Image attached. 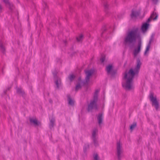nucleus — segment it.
Segmentation results:
<instances>
[{"mask_svg": "<svg viewBox=\"0 0 160 160\" xmlns=\"http://www.w3.org/2000/svg\"><path fill=\"white\" fill-rule=\"evenodd\" d=\"M141 65L140 60L138 59L136 67L133 69H130L128 72H125L124 79L126 80V82L122 83V86L126 90H130L133 88V80L135 75H138Z\"/></svg>", "mask_w": 160, "mask_h": 160, "instance_id": "nucleus-1", "label": "nucleus"}, {"mask_svg": "<svg viewBox=\"0 0 160 160\" xmlns=\"http://www.w3.org/2000/svg\"><path fill=\"white\" fill-rule=\"evenodd\" d=\"M137 39H139L138 41V48L134 50L133 54L134 57H136L140 52L142 45L141 36L137 29L132 30L128 32L124 38L123 43L125 45H130L134 44Z\"/></svg>", "mask_w": 160, "mask_h": 160, "instance_id": "nucleus-2", "label": "nucleus"}, {"mask_svg": "<svg viewBox=\"0 0 160 160\" xmlns=\"http://www.w3.org/2000/svg\"><path fill=\"white\" fill-rule=\"evenodd\" d=\"M154 94L153 92H150L149 95V99L152 102V105H154L155 109L157 110L159 108V102L157 100L156 97H154Z\"/></svg>", "mask_w": 160, "mask_h": 160, "instance_id": "nucleus-3", "label": "nucleus"}, {"mask_svg": "<svg viewBox=\"0 0 160 160\" xmlns=\"http://www.w3.org/2000/svg\"><path fill=\"white\" fill-rule=\"evenodd\" d=\"M84 72L86 75L85 80L82 82L83 85L88 84L90 79L93 74V72L92 70H85Z\"/></svg>", "mask_w": 160, "mask_h": 160, "instance_id": "nucleus-4", "label": "nucleus"}, {"mask_svg": "<svg viewBox=\"0 0 160 160\" xmlns=\"http://www.w3.org/2000/svg\"><path fill=\"white\" fill-rule=\"evenodd\" d=\"M123 152L122 146L120 142H118L117 143V153L118 160H121V154Z\"/></svg>", "mask_w": 160, "mask_h": 160, "instance_id": "nucleus-5", "label": "nucleus"}, {"mask_svg": "<svg viewBox=\"0 0 160 160\" xmlns=\"http://www.w3.org/2000/svg\"><path fill=\"white\" fill-rule=\"evenodd\" d=\"M93 109L96 110L98 109L97 102L91 101L90 103L88 105L87 111L88 112H92Z\"/></svg>", "mask_w": 160, "mask_h": 160, "instance_id": "nucleus-6", "label": "nucleus"}, {"mask_svg": "<svg viewBox=\"0 0 160 160\" xmlns=\"http://www.w3.org/2000/svg\"><path fill=\"white\" fill-rule=\"evenodd\" d=\"M106 69L107 73L108 74H110L112 76H114L116 73V70L112 69V66L111 65L108 66L106 67Z\"/></svg>", "mask_w": 160, "mask_h": 160, "instance_id": "nucleus-7", "label": "nucleus"}, {"mask_svg": "<svg viewBox=\"0 0 160 160\" xmlns=\"http://www.w3.org/2000/svg\"><path fill=\"white\" fill-rule=\"evenodd\" d=\"M53 74L55 79V83L57 86V88H59L60 85H61V81L59 79H58L57 77V72H53Z\"/></svg>", "mask_w": 160, "mask_h": 160, "instance_id": "nucleus-8", "label": "nucleus"}, {"mask_svg": "<svg viewBox=\"0 0 160 160\" xmlns=\"http://www.w3.org/2000/svg\"><path fill=\"white\" fill-rule=\"evenodd\" d=\"M102 3L103 4V5L105 9V12L106 15L109 16V12L108 10V5L107 3L106 0H101Z\"/></svg>", "mask_w": 160, "mask_h": 160, "instance_id": "nucleus-9", "label": "nucleus"}, {"mask_svg": "<svg viewBox=\"0 0 160 160\" xmlns=\"http://www.w3.org/2000/svg\"><path fill=\"white\" fill-rule=\"evenodd\" d=\"M140 13V11H135L132 10V12L130 14L131 18H136L139 16Z\"/></svg>", "mask_w": 160, "mask_h": 160, "instance_id": "nucleus-10", "label": "nucleus"}, {"mask_svg": "<svg viewBox=\"0 0 160 160\" xmlns=\"http://www.w3.org/2000/svg\"><path fill=\"white\" fill-rule=\"evenodd\" d=\"M30 122L31 123H33L35 126H41V124L40 122L38 121L36 119H33L32 118H29Z\"/></svg>", "mask_w": 160, "mask_h": 160, "instance_id": "nucleus-11", "label": "nucleus"}, {"mask_svg": "<svg viewBox=\"0 0 160 160\" xmlns=\"http://www.w3.org/2000/svg\"><path fill=\"white\" fill-rule=\"evenodd\" d=\"M67 100L68 102V104L71 106H73L74 104V101L71 97L70 94L67 95Z\"/></svg>", "mask_w": 160, "mask_h": 160, "instance_id": "nucleus-12", "label": "nucleus"}, {"mask_svg": "<svg viewBox=\"0 0 160 160\" xmlns=\"http://www.w3.org/2000/svg\"><path fill=\"white\" fill-rule=\"evenodd\" d=\"M98 123L99 125L102 123L103 120V114L102 113H99L97 117Z\"/></svg>", "mask_w": 160, "mask_h": 160, "instance_id": "nucleus-13", "label": "nucleus"}, {"mask_svg": "<svg viewBox=\"0 0 160 160\" xmlns=\"http://www.w3.org/2000/svg\"><path fill=\"white\" fill-rule=\"evenodd\" d=\"M149 24L147 23H145L143 24L141 27V29L143 32H145L148 29Z\"/></svg>", "mask_w": 160, "mask_h": 160, "instance_id": "nucleus-14", "label": "nucleus"}, {"mask_svg": "<svg viewBox=\"0 0 160 160\" xmlns=\"http://www.w3.org/2000/svg\"><path fill=\"white\" fill-rule=\"evenodd\" d=\"M17 92L18 94H21L23 97H25L26 96L25 92L21 88H17Z\"/></svg>", "mask_w": 160, "mask_h": 160, "instance_id": "nucleus-15", "label": "nucleus"}, {"mask_svg": "<svg viewBox=\"0 0 160 160\" xmlns=\"http://www.w3.org/2000/svg\"><path fill=\"white\" fill-rule=\"evenodd\" d=\"M153 40L152 38H150L149 40V42L148 43V45L146 47V49L144 52V54H145L147 52L149 51L150 48L151 46V44Z\"/></svg>", "mask_w": 160, "mask_h": 160, "instance_id": "nucleus-16", "label": "nucleus"}, {"mask_svg": "<svg viewBox=\"0 0 160 160\" xmlns=\"http://www.w3.org/2000/svg\"><path fill=\"white\" fill-rule=\"evenodd\" d=\"M55 122L54 118H52L50 120V122L49 124V128L51 129L53 127Z\"/></svg>", "mask_w": 160, "mask_h": 160, "instance_id": "nucleus-17", "label": "nucleus"}, {"mask_svg": "<svg viewBox=\"0 0 160 160\" xmlns=\"http://www.w3.org/2000/svg\"><path fill=\"white\" fill-rule=\"evenodd\" d=\"M158 16V15L157 13L155 12H153L151 14L150 17L152 19H153V20H155L157 19Z\"/></svg>", "mask_w": 160, "mask_h": 160, "instance_id": "nucleus-18", "label": "nucleus"}, {"mask_svg": "<svg viewBox=\"0 0 160 160\" xmlns=\"http://www.w3.org/2000/svg\"><path fill=\"white\" fill-rule=\"evenodd\" d=\"M0 50L3 53H4L5 49L4 46L3 45L1 41H0Z\"/></svg>", "mask_w": 160, "mask_h": 160, "instance_id": "nucleus-19", "label": "nucleus"}, {"mask_svg": "<svg viewBox=\"0 0 160 160\" xmlns=\"http://www.w3.org/2000/svg\"><path fill=\"white\" fill-rule=\"evenodd\" d=\"M98 132V130L97 128H94L93 129L92 133V139L96 138V134Z\"/></svg>", "mask_w": 160, "mask_h": 160, "instance_id": "nucleus-20", "label": "nucleus"}, {"mask_svg": "<svg viewBox=\"0 0 160 160\" xmlns=\"http://www.w3.org/2000/svg\"><path fill=\"white\" fill-rule=\"evenodd\" d=\"M75 76L73 74H70L68 77V78L70 80V82H72L75 78Z\"/></svg>", "mask_w": 160, "mask_h": 160, "instance_id": "nucleus-21", "label": "nucleus"}, {"mask_svg": "<svg viewBox=\"0 0 160 160\" xmlns=\"http://www.w3.org/2000/svg\"><path fill=\"white\" fill-rule=\"evenodd\" d=\"M94 145L95 147H97L99 146L98 142L97 140V138H94L92 139Z\"/></svg>", "mask_w": 160, "mask_h": 160, "instance_id": "nucleus-22", "label": "nucleus"}, {"mask_svg": "<svg viewBox=\"0 0 160 160\" xmlns=\"http://www.w3.org/2000/svg\"><path fill=\"white\" fill-rule=\"evenodd\" d=\"M81 88V86L79 83H78L77 84L75 88V90L76 91H77L78 89Z\"/></svg>", "mask_w": 160, "mask_h": 160, "instance_id": "nucleus-23", "label": "nucleus"}, {"mask_svg": "<svg viewBox=\"0 0 160 160\" xmlns=\"http://www.w3.org/2000/svg\"><path fill=\"white\" fill-rule=\"evenodd\" d=\"M83 38V35L82 34L80 35L79 37L77 38L76 39L77 41L78 42H80L82 40Z\"/></svg>", "mask_w": 160, "mask_h": 160, "instance_id": "nucleus-24", "label": "nucleus"}, {"mask_svg": "<svg viewBox=\"0 0 160 160\" xmlns=\"http://www.w3.org/2000/svg\"><path fill=\"white\" fill-rule=\"evenodd\" d=\"M137 123L136 122H133V123L131 125L130 127V129L131 130H132L136 126Z\"/></svg>", "mask_w": 160, "mask_h": 160, "instance_id": "nucleus-25", "label": "nucleus"}, {"mask_svg": "<svg viewBox=\"0 0 160 160\" xmlns=\"http://www.w3.org/2000/svg\"><path fill=\"white\" fill-rule=\"evenodd\" d=\"M98 99V95L94 94L93 100L92 101H94L95 102H97Z\"/></svg>", "mask_w": 160, "mask_h": 160, "instance_id": "nucleus-26", "label": "nucleus"}, {"mask_svg": "<svg viewBox=\"0 0 160 160\" xmlns=\"http://www.w3.org/2000/svg\"><path fill=\"white\" fill-rule=\"evenodd\" d=\"M8 5L9 7V8L10 10H12L13 9V5L12 3H11L10 2Z\"/></svg>", "mask_w": 160, "mask_h": 160, "instance_id": "nucleus-27", "label": "nucleus"}, {"mask_svg": "<svg viewBox=\"0 0 160 160\" xmlns=\"http://www.w3.org/2000/svg\"><path fill=\"white\" fill-rule=\"evenodd\" d=\"M89 148V145L88 144L84 146V147L83 148V151L84 152H86L87 151V149Z\"/></svg>", "mask_w": 160, "mask_h": 160, "instance_id": "nucleus-28", "label": "nucleus"}, {"mask_svg": "<svg viewBox=\"0 0 160 160\" xmlns=\"http://www.w3.org/2000/svg\"><path fill=\"white\" fill-rule=\"evenodd\" d=\"M106 29H107L105 26H104L102 27V32L101 35L102 36V34L104 33V32L106 31Z\"/></svg>", "mask_w": 160, "mask_h": 160, "instance_id": "nucleus-29", "label": "nucleus"}, {"mask_svg": "<svg viewBox=\"0 0 160 160\" xmlns=\"http://www.w3.org/2000/svg\"><path fill=\"white\" fill-rule=\"evenodd\" d=\"M94 160H100L98 157V154H96L94 156Z\"/></svg>", "mask_w": 160, "mask_h": 160, "instance_id": "nucleus-30", "label": "nucleus"}, {"mask_svg": "<svg viewBox=\"0 0 160 160\" xmlns=\"http://www.w3.org/2000/svg\"><path fill=\"white\" fill-rule=\"evenodd\" d=\"M105 58L104 57H102V58H101L100 59V61L102 63H103L105 61Z\"/></svg>", "mask_w": 160, "mask_h": 160, "instance_id": "nucleus-31", "label": "nucleus"}, {"mask_svg": "<svg viewBox=\"0 0 160 160\" xmlns=\"http://www.w3.org/2000/svg\"><path fill=\"white\" fill-rule=\"evenodd\" d=\"M3 2L6 4L8 5L10 3L8 0H3Z\"/></svg>", "mask_w": 160, "mask_h": 160, "instance_id": "nucleus-32", "label": "nucleus"}, {"mask_svg": "<svg viewBox=\"0 0 160 160\" xmlns=\"http://www.w3.org/2000/svg\"><path fill=\"white\" fill-rule=\"evenodd\" d=\"M153 3L156 4L158 2V0H151Z\"/></svg>", "mask_w": 160, "mask_h": 160, "instance_id": "nucleus-33", "label": "nucleus"}, {"mask_svg": "<svg viewBox=\"0 0 160 160\" xmlns=\"http://www.w3.org/2000/svg\"><path fill=\"white\" fill-rule=\"evenodd\" d=\"M3 9V7L1 4H0V13L2 12Z\"/></svg>", "mask_w": 160, "mask_h": 160, "instance_id": "nucleus-34", "label": "nucleus"}, {"mask_svg": "<svg viewBox=\"0 0 160 160\" xmlns=\"http://www.w3.org/2000/svg\"><path fill=\"white\" fill-rule=\"evenodd\" d=\"M99 89H97L96 90L94 94L98 95V93L99 92Z\"/></svg>", "mask_w": 160, "mask_h": 160, "instance_id": "nucleus-35", "label": "nucleus"}, {"mask_svg": "<svg viewBox=\"0 0 160 160\" xmlns=\"http://www.w3.org/2000/svg\"><path fill=\"white\" fill-rule=\"evenodd\" d=\"M152 19L151 18V17H150L149 18L148 20H147V22L146 23H149V22H150L151 21V20Z\"/></svg>", "mask_w": 160, "mask_h": 160, "instance_id": "nucleus-36", "label": "nucleus"}, {"mask_svg": "<svg viewBox=\"0 0 160 160\" xmlns=\"http://www.w3.org/2000/svg\"><path fill=\"white\" fill-rule=\"evenodd\" d=\"M78 81H80L81 82L82 84H83V83L82 82V81H81V77H79L78 78Z\"/></svg>", "mask_w": 160, "mask_h": 160, "instance_id": "nucleus-37", "label": "nucleus"}, {"mask_svg": "<svg viewBox=\"0 0 160 160\" xmlns=\"http://www.w3.org/2000/svg\"><path fill=\"white\" fill-rule=\"evenodd\" d=\"M72 10H73L72 8L71 7H69V10H70V12H72Z\"/></svg>", "mask_w": 160, "mask_h": 160, "instance_id": "nucleus-38", "label": "nucleus"}, {"mask_svg": "<svg viewBox=\"0 0 160 160\" xmlns=\"http://www.w3.org/2000/svg\"><path fill=\"white\" fill-rule=\"evenodd\" d=\"M49 102L50 103H52V100L51 99H49Z\"/></svg>", "mask_w": 160, "mask_h": 160, "instance_id": "nucleus-39", "label": "nucleus"}, {"mask_svg": "<svg viewBox=\"0 0 160 160\" xmlns=\"http://www.w3.org/2000/svg\"><path fill=\"white\" fill-rule=\"evenodd\" d=\"M6 92H7V90H6V91H4V93L5 94H6Z\"/></svg>", "mask_w": 160, "mask_h": 160, "instance_id": "nucleus-40", "label": "nucleus"}, {"mask_svg": "<svg viewBox=\"0 0 160 160\" xmlns=\"http://www.w3.org/2000/svg\"><path fill=\"white\" fill-rule=\"evenodd\" d=\"M10 88H8V90H9V89H10Z\"/></svg>", "mask_w": 160, "mask_h": 160, "instance_id": "nucleus-41", "label": "nucleus"}]
</instances>
